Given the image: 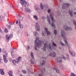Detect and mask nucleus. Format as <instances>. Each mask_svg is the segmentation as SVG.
<instances>
[{
	"label": "nucleus",
	"instance_id": "nucleus-21",
	"mask_svg": "<svg viewBox=\"0 0 76 76\" xmlns=\"http://www.w3.org/2000/svg\"><path fill=\"white\" fill-rule=\"evenodd\" d=\"M19 25L20 28H23V25L21 24L20 21L19 22Z\"/></svg>",
	"mask_w": 76,
	"mask_h": 76
},
{
	"label": "nucleus",
	"instance_id": "nucleus-3",
	"mask_svg": "<svg viewBox=\"0 0 76 76\" xmlns=\"http://www.w3.org/2000/svg\"><path fill=\"white\" fill-rule=\"evenodd\" d=\"M61 35L62 37L63 38L64 41L65 42V44L67 46V47H69V45L68 44V43L67 42V41L66 38V33H65V31L64 30H62V31L61 32Z\"/></svg>",
	"mask_w": 76,
	"mask_h": 76
},
{
	"label": "nucleus",
	"instance_id": "nucleus-22",
	"mask_svg": "<svg viewBox=\"0 0 76 76\" xmlns=\"http://www.w3.org/2000/svg\"><path fill=\"white\" fill-rule=\"evenodd\" d=\"M47 19H48V20L49 24H51V21H50V19L49 16H47Z\"/></svg>",
	"mask_w": 76,
	"mask_h": 76
},
{
	"label": "nucleus",
	"instance_id": "nucleus-14",
	"mask_svg": "<svg viewBox=\"0 0 76 76\" xmlns=\"http://www.w3.org/2000/svg\"><path fill=\"white\" fill-rule=\"evenodd\" d=\"M0 73L1 75H4V72L3 70V69H0Z\"/></svg>",
	"mask_w": 76,
	"mask_h": 76
},
{
	"label": "nucleus",
	"instance_id": "nucleus-2",
	"mask_svg": "<svg viewBox=\"0 0 76 76\" xmlns=\"http://www.w3.org/2000/svg\"><path fill=\"white\" fill-rule=\"evenodd\" d=\"M39 39V37H37L36 38V40L35 41V46L34 48V49L36 50V51L38 50L37 48L40 47L42 44V42L41 40H39L38 42H37V41Z\"/></svg>",
	"mask_w": 76,
	"mask_h": 76
},
{
	"label": "nucleus",
	"instance_id": "nucleus-7",
	"mask_svg": "<svg viewBox=\"0 0 76 76\" xmlns=\"http://www.w3.org/2000/svg\"><path fill=\"white\" fill-rule=\"evenodd\" d=\"M35 29L37 31H40V27L38 25V23H37L35 24Z\"/></svg>",
	"mask_w": 76,
	"mask_h": 76
},
{
	"label": "nucleus",
	"instance_id": "nucleus-62",
	"mask_svg": "<svg viewBox=\"0 0 76 76\" xmlns=\"http://www.w3.org/2000/svg\"><path fill=\"white\" fill-rule=\"evenodd\" d=\"M0 30H1V28H0Z\"/></svg>",
	"mask_w": 76,
	"mask_h": 76
},
{
	"label": "nucleus",
	"instance_id": "nucleus-56",
	"mask_svg": "<svg viewBox=\"0 0 76 76\" xmlns=\"http://www.w3.org/2000/svg\"><path fill=\"white\" fill-rule=\"evenodd\" d=\"M42 19H45V17H42Z\"/></svg>",
	"mask_w": 76,
	"mask_h": 76
},
{
	"label": "nucleus",
	"instance_id": "nucleus-31",
	"mask_svg": "<svg viewBox=\"0 0 76 76\" xmlns=\"http://www.w3.org/2000/svg\"><path fill=\"white\" fill-rule=\"evenodd\" d=\"M40 6L41 9H43V7H44V6L42 5V4L41 3L40 4Z\"/></svg>",
	"mask_w": 76,
	"mask_h": 76
},
{
	"label": "nucleus",
	"instance_id": "nucleus-24",
	"mask_svg": "<svg viewBox=\"0 0 76 76\" xmlns=\"http://www.w3.org/2000/svg\"><path fill=\"white\" fill-rule=\"evenodd\" d=\"M42 35L43 36L45 35V31H43L42 32Z\"/></svg>",
	"mask_w": 76,
	"mask_h": 76
},
{
	"label": "nucleus",
	"instance_id": "nucleus-48",
	"mask_svg": "<svg viewBox=\"0 0 76 76\" xmlns=\"http://www.w3.org/2000/svg\"><path fill=\"white\" fill-rule=\"evenodd\" d=\"M0 32L1 33V34H2V33H3V31H2V30H0Z\"/></svg>",
	"mask_w": 76,
	"mask_h": 76
},
{
	"label": "nucleus",
	"instance_id": "nucleus-57",
	"mask_svg": "<svg viewBox=\"0 0 76 76\" xmlns=\"http://www.w3.org/2000/svg\"><path fill=\"white\" fill-rule=\"evenodd\" d=\"M74 15H76V12H74Z\"/></svg>",
	"mask_w": 76,
	"mask_h": 76
},
{
	"label": "nucleus",
	"instance_id": "nucleus-30",
	"mask_svg": "<svg viewBox=\"0 0 76 76\" xmlns=\"http://www.w3.org/2000/svg\"><path fill=\"white\" fill-rule=\"evenodd\" d=\"M30 61L32 64H35V62H34V60L32 61V59H31Z\"/></svg>",
	"mask_w": 76,
	"mask_h": 76
},
{
	"label": "nucleus",
	"instance_id": "nucleus-47",
	"mask_svg": "<svg viewBox=\"0 0 76 76\" xmlns=\"http://www.w3.org/2000/svg\"><path fill=\"white\" fill-rule=\"evenodd\" d=\"M61 58H63L64 57V55H62L61 56Z\"/></svg>",
	"mask_w": 76,
	"mask_h": 76
},
{
	"label": "nucleus",
	"instance_id": "nucleus-16",
	"mask_svg": "<svg viewBox=\"0 0 76 76\" xmlns=\"http://www.w3.org/2000/svg\"><path fill=\"white\" fill-rule=\"evenodd\" d=\"M16 60L17 61H18V63H19V62H20V61H21L22 60V57H21L20 56L18 58V59H17Z\"/></svg>",
	"mask_w": 76,
	"mask_h": 76
},
{
	"label": "nucleus",
	"instance_id": "nucleus-37",
	"mask_svg": "<svg viewBox=\"0 0 76 76\" xmlns=\"http://www.w3.org/2000/svg\"><path fill=\"white\" fill-rule=\"evenodd\" d=\"M4 32L5 33H7V32H8V31L7 30V29L5 28L4 30Z\"/></svg>",
	"mask_w": 76,
	"mask_h": 76
},
{
	"label": "nucleus",
	"instance_id": "nucleus-63",
	"mask_svg": "<svg viewBox=\"0 0 76 76\" xmlns=\"http://www.w3.org/2000/svg\"><path fill=\"white\" fill-rule=\"evenodd\" d=\"M31 73H32V72H31Z\"/></svg>",
	"mask_w": 76,
	"mask_h": 76
},
{
	"label": "nucleus",
	"instance_id": "nucleus-18",
	"mask_svg": "<svg viewBox=\"0 0 76 76\" xmlns=\"http://www.w3.org/2000/svg\"><path fill=\"white\" fill-rule=\"evenodd\" d=\"M25 10L28 12H31V10L29 8H26L25 9Z\"/></svg>",
	"mask_w": 76,
	"mask_h": 76
},
{
	"label": "nucleus",
	"instance_id": "nucleus-19",
	"mask_svg": "<svg viewBox=\"0 0 76 76\" xmlns=\"http://www.w3.org/2000/svg\"><path fill=\"white\" fill-rule=\"evenodd\" d=\"M9 72H9H8L9 75L10 76H13V74H12L13 73V72L11 71H10Z\"/></svg>",
	"mask_w": 76,
	"mask_h": 76
},
{
	"label": "nucleus",
	"instance_id": "nucleus-26",
	"mask_svg": "<svg viewBox=\"0 0 76 76\" xmlns=\"http://www.w3.org/2000/svg\"><path fill=\"white\" fill-rule=\"evenodd\" d=\"M34 34L35 37H37V36H38V33H37V32H36V31L34 32Z\"/></svg>",
	"mask_w": 76,
	"mask_h": 76
},
{
	"label": "nucleus",
	"instance_id": "nucleus-39",
	"mask_svg": "<svg viewBox=\"0 0 76 76\" xmlns=\"http://www.w3.org/2000/svg\"><path fill=\"white\" fill-rule=\"evenodd\" d=\"M71 76H75V75L73 73H71L70 74Z\"/></svg>",
	"mask_w": 76,
	"mask_h": 76
},
{
	"label": "nucleus",
	"instance_id": "nucleus-5",
	"mask_svg": "<svg viewBox=\"0 0 76 76\" xmlns=\"http://www.w3.org/2000/svg\"><path fill=\"white\" fill-rule=\"evenodd\" d=\"M20 3L21 5L26 7H28V4L25 0H20Z\"/></svg>",
	"mask_w": 76,
	"mask_h": 76
},
{
	"label": "nucleus",
	"instance_id": "nucleus-11",
	"mask_svg": "<svg viewBox=\"0 0 76 76\" xmlns=\"http://www.w3.org/2000/svg\"><path fill=\"white\" fill-rule=\"evenodd\" d=\"M70 6V4L67 3L64 4V5H62V8L63 9H65V6H66V7H68Z\"/></svg>",
	"mask_w": 76,
	"mask_h": 76
},
{
	"label": "nucleus",
	"instance_id": "nucleus-1",
	"mask_svg": "<svg viewBox=\"0 0 76 76\" xmlns=\"http://www.w3.org/2000/svg\"><path fill=\"white\" fill-rule=\"evenodd\" d=\"M43 42L45 43V44L44 45V47L42 48L43 50L44 51H46V48H47L48 51L49 52L51 51L54 48L53 45L50 44H48L47 41H45V42Z\"/></svg>",
	"mask_w": 76,
	"mask_h": 76
},
{
	"label": "nucleus",
	"instance_id": "nucleus-58",
	"mask_svg": "<svg viewBox=\"0 0 76 76\" xmlns=\"http://www.w3.org/2000/svg\"><path fill=\"white\" fill-rule=\"evenodd\" d=\"M74 64H76V61H75L74 62Z\"/></svg>",
	"mask_w": 76,
	"mask_h": 76
},
{
	"label": "nucleus",
	"instance_id": "nucleus-45",
	"mask_svg": "<svg viewBox=\"0 0 76 76\" xmlns=\"http://www.w3.org/2000/svg\"><path fill=\"white\" fill-rule=\"evenodd\" d=\"M50 12H51V10L50 9H48V13H50Z\"/></svg>",
	"mask_w": 76,
	"mask_h": 76
},
{
	"label": "nucleus",
	"instance_id": "nucleus-52",
	"mask_svg": "<svg viewBox=\"0 0 76 76\" xmlns=\"http://www.w3.org/2000/svg\"><path fill=\"white\" fill-rule=\"evenodd\" d=\"M64 58V60H66V57H64V58Z\"/></svg>",
	"mask_w": 76,
	"mask_h": 76
},
{
	"label": "nucleus",
	"instance_id": "nucleus-35",
	"mask_svg": "<svg viewBox=\"0 0 76 76\" xmlns=\"http://www.w3.org/2000/svg\"><path fill=\"white\" fill-rule=\"evenodd\" d=\"M45 60H43L42 62V64L44 65L45 64Z\"/></svg>",
	"mask_w": 76,
	"mask_h": 76
},
{
	"label": "nucleus",
	"instance_id": "nucleus-15",
	"mask_svg": "<svg viewBox=\"0 0 76 76\" xmlns=\"http://www.w3.org/2000/svg\"><path fill=\"white\" fill-rule=\"evenodd\" d=\"M45 30L48 35H50V32L49 31H48V29L46 28H45Z\"/></svg>",
	"mask_w": 76,
	"mask_h": 76
},
{
	"label": "nucleus",
	"instance_id": "nucleus-10",
	"mask_svg": "<svg viewBox=\"0 0 76 76\" xmlns=\"http://www.w3.org/2000/svg\"><path fill=\"white\" fill-rule=\"evenodd\" d=\"M69 52L71 56H73V57H74L75 56V52L72 51L70 50H69Z\"/></svg>",
	"mask_w": 76,
	"mask_h": 76
},
{
	"label": "nucleus",
	"instance_id": "nucleus-43",
	"mask_svg": "<svg viewBox=\"0 0 76 76\" xmlns=\"http://www.w3.org/2000/svg\"><path fill=\"white\" fill-rule=\"evenodd\" d=\"M54 34L55 35H56V34H57V31H56V30H55L54 31Z\"/></svg>",
	"mask_w": 76,
	"mask_h": 76
},
{
	"label": "nucleus",
	"instance_id": "nucleus-40",
	"mask_svg": "<svg viewBox=\"0 0 76 76\" xmlns=\"http://www.w3.org/2000/svg\"><path fill=\"white\" fill-rule=\"evenodd\" d=\"M61 69H62L63 70H64V67L63 66H61Z\"/></svg>",
	"mask_w": 76,
	"mask_h": 76
},
{
	"label": "nucleus",
	"instance_id": "nucleus-55",
	"mask_svg": "<svg viewBox=\"0 0 76 76\" xmlns=\"http://www.w3.org/2000/svg\"><path fill=\"white\" fill-rule=\"evenodd\" d=\"M16 24H18V20H17L16 21Z\"/></svg>",
	"mask_w": 76,
	"mask_h": 76
},
{
	"label": "nucleus",
	"instance_id": "nucleus-42",
	"mask_svg": "<svg viewBox=\"0 0 76 76\" xmlns=\"http://www.w3.org/2000/svg\"><path fill=\"white\" fill-rule=\"evenodd\" d=\"M22 72L23 73H26V70H22Z\"/></svg>",
	"mask_w": 76,
	"mask_h": 76
},
{
	"label": "nucleus",
	"instance_id": "nucleus-9",
	"mask_svg": "<svg viewBox=\"0 0 76 76\" xmlns=\"http://www.w3.org/2000/svg\"><path fill=\"white\" fill-rule=\"evenodd\" d=\"M56 53L54 52H51L49 55V56H51V57H56Z\"/></svg>",
	"mask_w": 76,
	"mask_h": 76
},
{
	"label": "nucleus",
	"instance_id": "nucleus-54",
	"mask_svg": "<svg viewBox=\"0 0 76 76\" xmlns=\"http://www.w3.org/2000/svg\"><path fill=\"white\" fill-rule=\"evenodd\" d=\"M42 58L43 59H45V58L44 57H42Z\"/></svg>",
	"mask_w": 76,
	"mask_h": 76
},
{
	"label": "nucleus",
	"instance_id": "nucleus-17",
	"mask_svg": "<svg viewBox=\"0 0 76 76\" xmlns=\"http://www.w3.org/2000/svg\"><path fill=\"white\" fill-rule=\"evenodd\" d=\"M57 61L58 62H61V58L60 57H58L57 58Z\"/></svg>",
	"mask_w": 76,
	"mask_h": 76
},
{
	"label": "nucleus",
	"instance_id": "nucleus-34",
	"mask_svg": "<svg viewBox=\"0 0 76 76\" xmlns=\"http://www.w3.org/2000/svg\"><path fill=\"white\" fill-rule=\"evenodd\" d=\"M3 63V60L1 58H0V64H2Z\"/></svg>",
	"mask_w": 76,
	"mask_h": 76
},
{
	"label": "nucleus",
	"instance_id": "nucleus-28",
	"mask_svg": "<svg viewBox=\"0 0 76 76\" xmlns=\"http://www.w3.org/2000/svg\"><path fill=\"white\" fill-rule=\"evenodd\" d=\"M69 14L72 17H73V14L72 13V12H71V11L69 10Z\"/></svg>",
	"mask_w": 76,
	"mask_h": 76
},
{
	"label": "nucleus",
	"instance_id": "nucleus-25",
	"mask_svg": "<svg viewBox=\"0 0 76 76\" xmlns=\"http://www.w3.org/2000/svg\"><path fill=\"white\" fill-rule=\"evenodd\" d=\"M34 18L35 19V20H38V17L36 15H34L33 16Z\"/></svg>",
	"mask_w": 76,
	"mask_h": 76
},
{
	"label": "nucleus",
	"instance_id": "nucleus-38",
	"mask_svg": "<svg viewBox=\"0 0 76 76\" xmlns=\"http://www.w3.org/2000/svg\"><path fill=\"white\" fill-rule=\"evenodd\" d=\"M66 58L67 59H68V60H69V59H70V58H69V55H66Z\"/></svg>",
	"mask_w": 76,
	"mask_h": 76
},
{
	"label": "nucleus",
	"instance_id": "nucleus-41",
	"mask_svg": "<svg viewBox=\"0 0 76 76\" xmlns=\"http://www.w3.org/2000/svg\"><path fill=\"white\" fill-rule=\"evenodd\" d=\"M53 45L55 47H56V46H57V45H56V44H55L54 43V42H53Z\"/></svg>",
	"mask_w": 76,
	"mask_h": 76
},
{
	"label": "nucleus",
	"instance_id": "nucleus-29",
	"mask_svg": "<svg viewBox=\"0 0 76 76\" xmlns=\"http://www.w3.org/2000/svg\"><path fill=\"white\" fill-rule=\"evenodd\" d=\"M35 9L36 10H39V8H38V6H36L35 7Z\"/></svg>",
	"mask_w": 76,
	"mask_h": 76
},
{
	"label": "nucleus",
	"instance_id": "nucleus-6",
	"mask_svg": "<svg viewBox=\"0 0 76 76\" xmlns=\"http://www.w3.org/2000/svg\"><path fill=\"white\" fill-rule=\"evenodd\" d=\"M6 37V40L7 41H9V39H10L12 38V34H7L5 36Z\"/></svg>",
	"mask_w": 76,
	"mask_h": 76
},
{
	"label": "nucleus",
	"instance_id": "nucleus-53",
	"mask_svg": "<svg viewBox=\"0 0 76 76\" xmlns=\"http://www.w3.org/2000/svg\"><path fill=\"white\" fill-rule=\"evenodd\" d=\"M9 24H10V25H13V24H12V23H10V22H9Z\"/></svg>",
	"mask_w": 76,
	"mask_h": 76
},
{
	"label": "nucleus",
	"instance_id": "nucleus-36",
	"mask_svg": "<svg viewBox=\"0 0 76 76\" xmlns=\"http://www.w3.org/2000/svg\"><path fill=\"white\" fill-rule=\"evenodd\" d=\"M60 43L61 44V45L63 46H65V45H64V43H62V42H61V41H60Z\"/></svg>",
	"mask_w": 76,
	"mask_h": 76
},
{
	"label": "nucleus",
	"instance_id": "nucleus-13",
	"mask_svg": "<svg viewBox=\"0 0 76 76\" xmlns=\"http://www.w3.org/2000/svg\"><path fill=\"white\" fill-rule=\"evenodd\" d=\"M3 58H4V62L5 63H7V61H8V60H7V58H6V57L4 55H3Z\"/></svg>",
	"mask_w": 76,
	"mask_h": 76
},
{
	"label": "nucleus",
	"instance_id": "nucleus-20",
	"mask_svg": "<svg viewBox=\"0 0 76 76\" xmlns=\"http://www.w3.org/2000/svg\"><path fill=\"white\" fill-rule=\"evenodd\" d=\"M54 70H56L57 73H58L59 72V70L57 69V66H55V67L54 68Z\"/></svg>",
	"mask_w": 76,
	"mask_h": 76
},
{
	"label": "nucleus",
	"instance_id": "nucleus-12",
	"mask_svg": "<svg viewBox=\"0 0 76 76\" xmlns=\"http://www.w3.org/2000/svg\"><path fill=\"white\" fill-rule=\"evenodd\" d=\"M12 63L14 65H16V64H18V62L17 61V60L16 59V60L15 59H13L12 61Z\"/></svg>",
	"mask_w": 76,
	"mask_h": 76
},
{
	"label": "nucleus",
	"instance_id": "nucleus-59",
	"mask_svg": "<svg viewBox=\"0 0 76 76\" xmlns=\"http://www.w3.org/2000/svg\"><path fill=\"white\" fill-rule=\"evenodd\" d=\"M1 51V48H0V52Z\"/></svg>",
	"mask_w": 76,
	"mask_h": 76
},
{
	"label": "nucleus",
	"instance_id": "nucleus-61",
	"mask_svg": "<svg viewBox=\"0 0 76 76\" xmlns=\"http://www.w3.org/2000/svg\"><path fill=\"white\" fill-rule=\"evenodd\" d=\"M0 38H1V36L0 35Z\"/></svg>",
	"mask_w": 76,
	"mask_h": 76
},
{
	"label": "nucleus",
	"instance_id": "nucleus-46",
	"mask_svg": "<svg viewBox=\"0 0 76 76\" xmlns=\"http://www.w3.org/2000/svg\"><path fill=\"white\" fill-rule=\"evenodd\" d=\"M2 52L3 53H5V52H6V50L4 49H3V50Z\"/></svg>",
	"mask_w": 76,
	"mask_h": 76
},
{
	"label": "nucleus",
	"instance_id": "nucleus-60",
	"mask_svg": "<svg viewBox=\"0 0 76 76\" xmlns=\"http://www.w3.org/2000/svg\"><path fill=\"white\" fill-rule=\"evenodd\" d=\"M61 0H59V1H61Z\"/></svg>",
	"mask_w": 76,
	"mask_h": 76
},
{
	"label": "nucleus",
	"instance_id": "nucleus-50",
	"mask_svg": "<svg viewBox=\"0 0 76 76\" xmlns=\"http://www.w3.org/2000/svg\"><path fill=\"white\" fill-rule=\"evenodd\" d=\"M58 15H60V11H59L58 13Z\"/></svg>",
	"mask_w": 76,
	"mask_h": 76
},
{
	"label": "nucleus",
	"instance_id": "nucleus-33",
	"mask_svg": "<svg viewBox=\"0 0 76 76\" xmlns=\"http://www.w3.org/2000/svg\"><path fill=\"white\" fill-rule=\"evenodd\" d=\"M31 57L32 58H34V55H33V53L31 52Z\"/></svg>",
	"mask_w": 76,
	"mask_h": 76
},
{
	"label": "nucleus",
	"instance_id": "nucleus-32",
	"mask_svg": "<svg viewBox=\"0 0 76 76\" xmlns=\"http://www.w3.org/2000/svg\"><path fill=\"white\" fill-rule=\"evenodd\" d=\"M3 18H4V17H3V15H1L0 16V20H3Z\"/></svg>",
	"mask_w": 76,
	"mask_h": 76
},
{
	"label": "nucleus",
	"instance_id": "nucleus-51",
	"mask_svg": "<svg viewBox=\"0 0 76 76\" xmlns=\"http://www.w3.org/2000/svg\"><path fill=\"white\" fill-rule=\"evenodd\" d=\"M11 54L12 56H13V52H11Z\"/></svg>",
	"mask_w": 76,
	"mask_h": 76
},
{
	"label": "nucleus",
	"instance_id": "nucleus-49",
	"mask_svg": "<svg viewBox=\"0 0 76 76\" xmlns=\"http://www.w3.org/2000/svg\"><path fill=\"white\" fill-rule=\"evenodd\" d=\"M30 49V47L29 46H27V49L29 50Z\"/></svg>",
	"mask_w": 76,
	"mask_h": 76
},
{
	"label": "nucleus",
	"instance_id": "nucleus-44",
	"mask_svg": "<svg viewBox=\"0 0 76 76\" xmlns=\"http://www.w3.org/2000/svg\"><path fill=\"white\" fill-rule=\"evenodd\" d=\"M7 27H8V28H9V29H10V25H7Z\"/></svg>",
	"mask_w": 76,
	"mask_h": 76
},
{
	"label": "nucleus",
	"instance_id": "nucleus-23",
	"mask_svg": "<svg viewBox=\"0 0 76 76\" xmlns=\"http://www.w3.org/2000/svg\"><path fill=\"white\" fill-rule=\"evenodd\" d=\"M43 71L45 72V69H43ZM42 74L41 75H39V76H42V74H44V72H43V71H42Z\"/></svg>",
	"mask_w": 76,
	"mask_h": 76
},
{
	"label": "nucleus",
	"instance_id": "nucleus-27",
	"mask_svg": "<svg viewBox=\"0 0 76 76\" xmlns=\"http://www.w3.org/2000/svg\"><path fill=\"white\" fill-rule=\"evenodd\" d=\"M20 20H21V21L23 20V18L22 17L20 16V19H18L19 22L20 21Z\"/></svg>",
	"mask_w": 76,
	"mask_h": 76
},
{
	"label": "nucleus",
	"instance_id": "nucleus-4",
	"mask_svg": "<svg viewBox=\"0 0 76 76\" xmlns=\"http://www.w3.org/2000/svg\"><path fill=\"white\" fill-rule=\"evenodd\" d=\"M50 18L51 17V19L52 20L51 25L53 28H55L56 26H55V24H54V23H55V22H56V20L54 19L53 17L52 16V13H50Z\"/></svg>",
	"mask_w": 76,
	"mask_h": 76
},
{
	"label": "nucleus",
	"instance_id": "nucleus-8",
	"mask_svg": "<svg viewBox=\"0 0 76 76\" xmlns=\"http://www.w3.org/2000/svg\"><path fill=\"white\" fill-rule=\"evenodd\" d=\"M64 28L65 31H68L69 29V30H72V28H71V27L67 26H64Z\"/></svg>",
	"mask_w": 76,
	"mask_h": 76
}]
</instances>
